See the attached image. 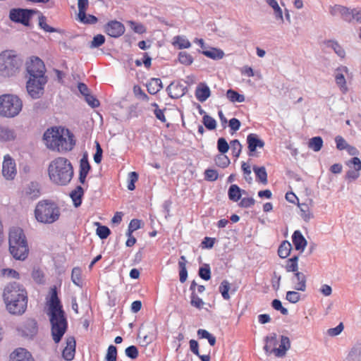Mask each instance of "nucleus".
Instances as JSON below:
<instances>
[{
	"mask_svg": "<svg viewBox=\"0 0 361 361\" xmlns=\"http://www.w3.org/2000/svg\"><path fill=\"white\" fill-rule=\"evenodd\" d=\"M9 251L17 260H25L28 255L29 249L23 231L20 228H13L9 232Z\"/></svg>",
	"mask_w": 361,
	"mask_h": 361,
	"instance_id": "39448f33",
	"label": "nucleus"
},
{
	"mask_svg": "<svg viewBox=\"0 0 361 361\" xmlns=\"http://www.w3.org/2000/svg\"><path fill=\"white\" fill-rule=\"evenodd\" d=\"M25 196L30 200H35L40 196L39 185L37 182H31L25 188L24 190Z\"/></svg>",
	"mask_w": 361,
	"mask_h": 361,
	"instance_id": "412c9836",
	"label": "nucleus"
},
{
	"mask_svg": "<svg viewBox=\"0 0 361 361\" xmlns=\"http://www.w3.org/2000/svg\"><path fill=\"white\" fill-rule=\"evenodd\" d=\"M195 96L197 99L201 102L206 101L210 96V90L209 87L204 85L201 87H197L195 91Z\"/></svg>",
	"mask_w": 361,
	"mask_h": 361,
	"instance_id": "c756f323",
	"label": "nucleus"
},
{
	"mask_svg": "<svg viewBox=\"0 0 361 361\" xmlns=\"http://www.w3.org/2000/svg\"><path fill=\"white\" fill-rule=\"evenodd\" d=\"M336 84L340 87L341 90L345 93L348 90L346 82L343 73H337L335 76Z\"/></svg>",
	"mask_w": 361,
	"mask_h": 361,
	"instance_id": "c03bdc74",
	"label": "nucleus"
},
{
	"mask_svg": "<svg viewBox=\"0 0 361 361\" xmlns=\"http://www.w3.org/2000/svg\"><path fill=\"white\" fill-rule=\"evenodd\" d=\"M229 290L230 283L226 280L223 281L219 286V291L221 292L224 299L228 300L230 298V295L228 294Z\"/></svg>",
	"mask_w": 361,
	"mask_h": 361,
	"instance_id": "de8ad7c7",
	"label": "nucleus"
},
{
	"mask_svg": "<svg viewBox=\"0 0 361 361\" xmlns=\"http://www.w3.org/2000/svg\"><path fill=\"white\" fill-rule=\"evenodd\" d=\"M226 97L232 102H243L245 101L244 95L240 94L231 89L227 91Z\"/></svg>",
	"mask_w": 361,
	"mask_h": 361,
	"instance_id": "4c0bfd02",
	"label": "nucleus"
},
{
	"mask_svg": "<svg viewBox=\"0 0 361 361\" xmlns=\"http://www.w3.org/2000/svg\"><path fill=\"white\" fill-rule=\"evenodd\" d=\"M35 13L37 11L32 9L12 8L9 13V18L14 23L28 26L32 15Z\"/></svg>",
	"mask_w": 361,
	"mask_h": 361,
	"instance_id": "9d476101",
	"label": "nucleus"
},
{
	"mask_svg": "<svg viewBox=\"0 0 361 361\" xmlns=\"http://www.w3.org/2000/svg\"><path fill=\"white\" fill-rule=\"evenodd\" d=\"M128 176L130 181L128 185V188L130 190H133L135 188V183L138 179V174L136 172L133 171L129 173Z\"/></svg>",
	"mask_w": 361,
	"mask_h": 361,
	"instance_id": "338daca9",
	"label": "nucleus"
},
{
	"mask_svg": "<svg viewBox=\"0 0 361 361\" xmlns=\"http://www.w3.org/2000/svg\"><path fill=\"white\" fill-rule=\"evenodd\" d=\"M27 295L25 289L18 283L13 282L8 283L4 289L3 298L4 302H11V300L20 298V307L23 309L25 305V295Z\"/></svg>",
	"mask_w": 361,
	"mask_h": 361,
	"instance_id": "1a4fd4ad",
	"label": "nucleus"
},
{
	"mask_svg": "<svg viewBox=\"0 0 361 361\" xmlns=\"http://www.w3.org/2000/svg\"><path fill=\"white\" fill-rule=\"evenodd\" d=\"M43 139L49 149L59 152L71 151L75 144L71 131L61 127L47 129L44 133Z\"/></svg>",
	"mask_w": 361,
	"mask_h": 361,
	"instance_id": "7ed1b4c3",
	"label": "nucleus"
},
{
	"mask_svg": "<svg viewBox=\"0 0 361 361\" xmlns=\"http://www.w3.org/2000/svg\"><path fill=\"white\" fill-rule=\"evenodd\" d=\"M23 109V102L16 95H0V117L12 118L17 116Z\"/></svg>",
	"mask_w": 361,
	"mask_h": 361,
	"instance_id": "6e6552de",
	"label": "nucleus"
},
{
	"mask_svg": "<svg viewBox=\"0 0 361 361\" xmlns=\"http://www.w3.org/2000/svg\"><path fill=\"white\" fill-rule=\"evenodd\" d=\"M105 32L112 37H118L124 33L125 27L121 23L113 20L106 25Z\"/></svg>",
	"mask_w": 361,
	"mask_h": 361,
	"instance_id": "2eb2a0df",
	"label": "nucleus"
},
{
	"mask_svg": "<svg viewBox=\"0 0 361 361\" xmlns=\"http://www.w3.org/2000/svg\"><path fill=\"white\" fill-rule=\"evenodd\" d=\"M17 173L16 163L10 155L4 156L2 164V174L7 180H13Z\"/></svg>",
	"mask_w": 361,
	"mask_h": 361,
	"instance_id": "4468645a",
	"label": "nucleus"
},
{
	"mask_svg": "<svg viewBox=\"0 0 361 361\" xmlns=\"http://www.w3.org/2000/svg\"><path fill=\"white\" fill-rule=\"evenodd\" d=\"M229 199L233 202H237L240 199L241 190L237 185H231L228 189Z\"/></svg>",
	"mask_w": 361,
	"mask_h": 361,
	"instance_id": "c9c22d12",
	"label": "nucleus"
},
{
	"mask_svg": "<svg viewBox=\"0 0 361 361\" xmlns=\"http://www.w3.org/2000/svg\"><path fill=\"white\" fill-rule=\"evenodd\" d=\"M324 44L327 47H331L332 49H334L335 53L341 58L345 57V52L344 49L336 41L327 40V41L324 42Z\"/></svg>",
	"mask_w": 361,
	"mask_h": 361,
	"instance_id": "473e14b6",
	"label": "nucleus"
},
{
	"mask_svg": "<svg viewBox=\"0 0 361 361\" xmlns=\"http://www.w3.org/2000/svg\"><path fill=\"white\" fill-rule=\"evenodd\" d=\"M22 59L13 51L6 50L0 54V75L10 78L19 73Z\"/></svg>",
	"mask_w": 361,
	"mask_h": 361,
	"instance_id": "0eeeda50",
	"label": "nucleus"
},
{
	"mask_svg": "<svg viewBox=\"0 0 361 361\" xmlns=\"http://www.w3.org/2000/svg\"><path fill=\"white\" fill-rule=\"evenodd\" d=\"M202 54L212 59H221L224 57V53L222 50L216 48H211L209 50L203 51Z\"/></svg>",
	"mask_w": 361,
	"mask_h": 361,
	"instance_id": "72a5a7b5",
	"label": "nucleus"
},
{
	"mask_svg": "<svg viewBox=\"0 0 361 361\" xmlns=\"http://www.w3.org/2000/svg\"><path fill=\"white\" fill-rule=\"evenodd\" d=\"M293 243L297 250L302 252L307 245V240L300 231H295L292 235Z\"/></svg>",
	"mask_w": 361,
	"mask_h": 361,
	"instance_id": "393cba45",
	"label": "nucleus"
},
{
	"mask_svg": "<svg viewBox=\"0 0 361 361\" xmlns=\"http://www.w3.org/2000/svg\"><path fill=\"white\" fill-rule=\"evenodd\" d=\"M48 306L47 315L49 317L52 338L58 343L67 330L68 322L56 289H52Z\"/></svg>",
	"mask_w": 361,
	"mask_h": 361,
	"instance_id": "f257e3e1",
	"label": "nucleus"
},
{
	"mask_svg": "<svg viewBox=\"0 0 361 361\" xmlns=\"http://www.w3.org/2000/svg\"><path fill=\"white\" fill-rule=\"evenodd\" d=\"M128 23L130 29H132L136 33L142 34L146 32V28L142 23L132 20L128 21Z\"/></svg>",
	"mask_w": 361,
	"mask_h": 361,
	"instance_id": "09e8293b",
	"label": "nucleus"
},
{
	"mask_svg": "<svg viewBox=\"0 0 361 361\" xmlns=\"http://www.w3.org/2000/svg\"><path fill=\"white\" fill-rule=\"evenodd\" d=\"M347 361H361V343L355 345L350 350Z\"/></svg>",
	"mask_w": 361,
	"mask_h": 361,
	"instance_id": "c85d7f7f",
	"label": "nucleus"
},
{
	"mask_svg": "<svg viewBox=\"0 0 361 361\" xmlns=\"http://www.w3.org/2000/svg\"><path fill=\"white\" fill-rule=\"evenodd\" d=\"M18 331L22 336L32 338L38 332L37 323L33 319H28L18 328Z\"/></svg>",
	"mask_w": 361,
	"mask_h": 361,
	"instance_id": "f8f14e48",
	"label": "nucleus"
},
{
	"mask_svg": "<svg viewBox=\"0 0 361 361\" xmlns=\"http://www.w3.org/2000/svg\"><path fill=\"white\" fill-rule=\"evenodd\" d=\"M87 103L92 108L98 107L99 106V102L91 94H87L85 97Z\"/></svg>",
	"mask_w": 361,
	"mask_h": 361,
	"instance_id": "774afa93",
	"label": "nucleus"
},
{
	"mask_svg": "<svg viewBox=\"0 0 361 361\" xmlns=\"http://www.w3.org/2000/svg\"><path fill=\"white\" fill-rule=\"evenodd\" d=\"M83 194L84 190L80 185L77 186L76 188L71 192L70 196L72 198L73 204L75 207H78L81 204Z\"/></svg>",
	"mask_w": 361,
	"mask_h": 361,
	"instance_id": "cd10ccee",
	"label": "nucleus"
},
{
	"mask_svg": "<svg viewBox=\"0 0 361 361\" xmlns=\"http://www.w3.org/2000/svg\"><path fill=\"white\" fill-rule=\"evenodd\" d=\"M157 330L154 323L147 324L142 331L138 333V338L142 345H147L152 343L157 338Z\"/></svg>",
	"mask_w": 361,
	"mask_h": 361,
	"instance_id": "9b49d317",
	"label": "nucleus"
},
{
	"mask_svg": "<svg viewBox=\"0 0 361 361\" xmlns=\"http://www.w3.org/2000/svg\"><path fill=\"white\" fill-rule=\"evenodd\" d=\"M10 361H35L32 355L25 348H18L10 355Z\"/></svg>",
	"mask_w": 361,
	"mask_h": 361,
	"instance_id": "6ab92c4d",
	"label": "nucleus"
},
{
	"mask_svg": "<svg viewBox=\"0 0 361 361\" xmlns=\"http://www.w3.org/2000/svg\"><path fill=\"white\" fill-rule=\"evenodd\" d=\"M323 146V140L321 137H314L308 142V147L314 152H319Z\"/></svg>",
	"mask_w": 361,
	"mask_h": 361,
	"instance_id": "e433bc0d",
	"label": "nucleus"
},
{
	"mask_svg": "<svg viewBox=\"0 0 361 361\" xmlns=\"http://www.w3.org/2000/svg\"><path fill=\"white\" fill-rule=\"evenodd\" d=\"M217 149L221 154H225L228 151L229 145L224 137L219 138L217 141Z\"/></svg>",
	"mask_w": 361,
	"mask_h": 361,
	"instance_id": "5fc2aeb1",
	"label": "nucleus"
},
{
	"mask_svg": "<svg viewBox=\"0 0 361 361\" xmlns=\"http://www.w3.org/2000/svg\"><path fill=\"white\" fill-rule=\"evenodd\" d=\"M173 44L177 46L178 49H188L191 46L190 42L185 36H176L173 39Z\"/></svg>",
	"mask_w": 361,
	"mask_h": 361,
	"instance_id": "7c9ffc66",
	"label": "nucleus"
},
{
	"mask_svg": "<svg viewBox=\"0 0 361 361\" xmlns=\"http://www.w3.org/2000/svg\"><path fill=\"white\" fill-rule=\"evenodd\" d=\"M27 71L29 74L26 85L27 93L32 99H38L43 95L44 87L47 82L44 62L38 57L31 59L27 63Z\"/></svg>",
	"mask_w": 361,
	"mask_h": 361,
	"instance_id": "f03ea898",
	"label": "nucleus"
},
{
	"mask_svg": "<svg viewBox=\"0 0 361 361\" xmlns=\"http://www.w3.org/2000/svg\"><path fill=\"white\" fill-rule=\"evenodd\" d=\"M20 298H16L11 300V302H5L6 309L8 311L13 314H23L27 308V296L25 295V298L23 299L25 302V305H23V309L19 307L20 306Z\"/></svg>",
	"mask_w": 361,
	"mask_h": 361,
	"instance_id": "f3484780",
	"label": "nucleus"
},
{
	"mask_svg": "<svg viewBox=\"0 0 361 361\" xmlns=\"http://www.w3.org/2000/svg\"><path fill=\"white\" fill-rule=\"evenodd\" d=\"M47 18L43 16L40 15L39 16V26L40 28L43 29L45 32H58V30L56 28H54L49 25L47 24Z\"/></svg>",
	"mask_w": 361,
	"mask_h": 361,
	"instance_id": "a19ab883",
	"label": "nucleus"
},
{
	"mask_svg": "<svg viewBox=\"0 0 361 361\" xmlns=\"http://www.w3.org/2000/svg\"><path fill=\"white\" fill-rule=\"evenodd\" d=\"M286 298L291 303H296L300 300V295L297 291H288Z\"/></svg>",
	"mask_w": 361,
	"mask_h": 361,
	"instance_id": "13d9d810",
	"label": "nucleus"
},
{
	"mask_svg": "<svg viewBox=\"0 0 361 361\" xmlns=\"http://www.w3.org/2000/svg\"><path fill=\"white\" fill-rule=\"evenodd\" d=\"M73 168L71 161L65 157L52 160L48 167L51 181L58 185H66L73 176Z\"/></svg>",
	"mask_w": 361,
	"mask_h": 361,
	"instance_id": "20e7f679",
	"label": "nucleus"
},
{
	"mask_svg": "<svg viewBox=\"0 0 361 361\" xmlns=\"http://www.w3.org/2000/svg\"><path fill=\"white\" fill-rule=\"evenodd\" d=\"M162 82L159 78H152L147 84V91L151 94H155L162 89Z\"/></svg>",
	"mask_w": 361,
	"mask_h": 361,
	"instance_id": "bb28decb",
	"label": "nucleus"
},
{
	"mask_svg": "<svg viewBox=\"0 0 361 361\" xmlns=\"http://www.w3.org/2000/svg\"><path fill=\"white\" fill-rule=\"evenodd\" d=\"M141 221L138 219H134L130 221L129 226H128V230L127 232V235H130L133 233V231L137 230L140 228Z\"/></svg>",
	"mask_w": 361,
	"mask_h": 361,
	"instance_id": "052dcab7",
	"label": "nucleus"
},
{
	"mask_svg": "<svg viewBox=\"0 0 361 361\" xmlns=\"http://www.w3.org/2000/svg\"><path fill=\"white\" fill-rule=\"evenodd\" d=\"M298 257L297 256H294L287 261L286 269L288 271H298Z\"/></svg>",
	"mask_w": 361,
	"mask_h": 361,
	"instance_id": "49530a36",
	"label": "nucleus"
},
{
	"mask_svg": "<svg viewBox=\"0 0 361 361\" xmlns=\"http://www.w3.org/2000/svg\"><path fill=\"white\" fill-rule=\"evenodd\" d=\"M230 144L233 156L238 157L242 150L241 144L238 140H232Z\"/></svg>",
	"mask_w": 361,
	"mask_h": 361,
	"instance_id": "6e6d98bb",
	"label": "nucleus"
},
{
	"mask_svg": "<svg viewBox=\"0 0 361 361\" xmlns=\"http://www.w3.org/2000/svg\"><path fill=\"white\" fill-rule=\"evenodd\" d=\"M105 42V37L102 35H97L91 42V48H97L102 45Z\"/></svg>",
	"mask_w": 361,
	"mask_h": 361,
	"instance_id": "bf43d9fd",
	"label": "nucleus"
},
{
	"mask_svg": "<svg viewBox=\"0 0 361 361\" xmlns=\"http://www.w3.org/2000/svg\"><path fill=\"white\" fill-rule=\"evenodd\" d=\"M202 122L205 127L209 130H214L216 127V122L212 116L204 115L202 118Z\"/></svg>",
	"mask_w": 361,
	"mask_h": 361,
	"instance_id": "3c124183",
	"label": "nucleus"
},
{
	"mask_svg": "<svg viewBox=\"0 0 361 361\" xmlns=\"http://www.w3.org/2000/svg\"><path fill=\"white\" fill-rule=\"evenodd\" d=\"M88 0H78V17H85V11L88 7Z\"/></svg>",
	"mask_w": 361,
	"mask_h": 361,
	"instance_id": "603ef678",
	"label": "nucleus"
},
{
	"mask_svg": "<svg viewBox=\"0 0 361 361\" xmlns=\"http://www.w3.org/2000/svg\"><path fill=\"white\" fill-rule=\"evenodd\" d=\"M125 353L127 357L131 359H135L138 356V350L136 346L130 345L126 349Z\"/></svg>",
	"mask_w": 361,
	"mask_h": 361,
	"instance_id": "0e129e2a",
	"label": "nucleus"
},
{
	"mask_svg": "<svg viewBox=\"0 0 361 361\" xmlns=\"http://www.w3.org/2000/svg\"><path fill=\"white\" fill-rule=\"evenodd\" d=\"M215 163L218 166L226 168L229 165L230 159L226 155L221 153V154L216 157Z\"/></svg>",
	"mask_w": 361,
	"mask_h": 361,
	"instance_id": "79ce46f5",
	"label": "nucleus"
},
{
	"mask_svg": "<svg viewBox=\"0 0 361 361\" xmlns=\"http://www.w3.org/2000/svg\"><path fill=\"white\" fill-rule=\"evenodd\" d=\"M199 276L204 280L208 281L211 278V271L208 264H204L199 269Z\"/></svg>",
	"mask_w": 361,
	"mask_h": 361,
	"instance_id": "4d7b16f0",
	"label": "nucleus"
},
{
	"mask_svg": "<svg viewBox=\"0 0 361 361\" xmlns=\"http://www.w3.org/2000/svg\"><path fill=\"white\" fill-rule=\"evenodd\" d=\"M81 273L82 271L79 267H74L71 273L72 281L78 286H82Z\"/></svg>",
	"mask_w": 361,
	"mask_h": 361,
	"instance_id": "ea45409f",
	"label": "nucleus"
},
{
	"mask_svg": "<svg viewBox=\"0 0 361 361\" xmlns=\"http://www.w3.org/2000/svg\"><path fill=\"white\" fill-rule=\"evenodd\" d=\"M291 343L289 338L286 336H281L279 346H276L272 349V353L278 357H283L286 355V352L290 348Z\"/></svg>",
	"mask_w": 361,
	"mask_h": 361,
	"instance_id": "dca6fc26",
	"label": "nucleus"
},
{
	"mask_svg": "<svg viewBox=\"0 0 361 361\" xmlns=\"http://www.w3.org/2000/svg\"><path fill=\"white\" fill-rule=\"evenodd\" d=\"M91 167L88 161L87 155L84 154L80 161V173L87 175Z\"/></svg>",
	"mask_w": 361,
	"mask_h": 361,
	"instance_id": "58836bf2",
	"label": "nucleus"
},
{
	"mask_svg": "<svg viewBox=\"0 0 361 361\" xmlns=\"http://www.w3.org/2000/svg\"><path fill=\"white\" fill-rule=\"evenodd\" d=\"M330 13L335 16H341L342 19L346 22L350 23L354 20V8L350 9L341 5H334L330 7Z\"/></svg>",
	"mask_w": 361,
	"mask_h": 361,
	"instance_id": "ddd939ff",
	"label": "nucleus"
},
{
	"mask_svg": "<svg viewBox=\"0 0 361 361\" xmlns=\"http://www.w3.org/2000/svg\"><path fill=\"white\" fill-rule=\"evenodd\" d=\"M247 142L250 151L249 156H253V153L257 147H262L264 146V142L259 140L255 134H250L247 137Z\"/></svg>",
	"mask_w": 361,
	"mask_h": 361,
	"instance_id": "b1692460",
	"label": "nucleus"
},
{
	"mask_svg": "<svg viewBox=\"0 0 361 361\" xmlns=\"http://www.w3.org/2000/svg\"><path fill=\"white\" fill-rule=\"evenodd\" d=\"M186 87L180 83L171 82L166 88L170 97L178 99L183 97L186 92Z\"/></svg>",
	"mask_w": 361,
	"mask_h": 361,
	"instance_id": "a211bd4d",
	"label": "nucleus"
},
{
	"mask_svg": "<svg viewBox=\"0 0 361 361\" xmlns=\"http://www.w3.org/2000/svg\"><path fill=\"white\" fill-rule=\"evenodd\" d=\"M75 352V340L71 336L66 339V346L63 350L62 355L66 360H72L74 357Z\"/></svg>",
	"mask_w": 361,
	"mask_h": 361,
	"instance_id": "aec40b11",
	"label": "nucleus"
},
{
	"mask_svg": "<svg viewBox=\"0 0 361 361\" xmlns=\"http://www.w3.org/2000/svg\"><path fill=\"white\" fill-rule=\"evenodd\" d=\"M16 137L15 130L7 126H0V140L8 142L15 140Z\"/></svg>",
	"mask_w": 361,
	"mask_h": 361,
	"instance_id": "a878e982",
	"label": "nucleus"
},
{
	"mask_svg": "<svg viewBox=\"0 0 361 361\" xmlns=\"http://www.w3.org/2000/svg\"><path fill=\"white\" fill-rule=\"evenodd\" d=\"M190 304L192 306L197 309H202L204 305V302L197 296L195 292H192Z\"/></svg>",
	"mask_w": 361,
	"mask_h": 361,
	"instance_id": "864d4df0",
	"label": "nucleus"
},
{
	"mask_svg": "<svg viewBox=\"0 0 361 361\" xmlns=\"http://www.w3.org/2000/svg\"><path fill=\"white\" fill-rule=\"evenodd\" d=\"M178 61L183 65L189 66L192 63L193 58L186 51H180L178 54Z\"/></svg>",
	"mask_w": 361,
	"mask_h": 361,
	"instance_id": "37998d69",
	"label": "nucleus"
},
{
	"mask_svg": "<svg viewBox=\"0 0 361 361\" xmlns=\"http://www.w3.org/2000/svg\"><path fill=\"white\" fill-rule=\"evenodd\" d=\"M152 106H154V113L155 114V116L157 119L160 120L161 122L165 123L166 121V119L165 118V116L164 114V111L159 109L158 104L156 103H153L152 104Z\"/></svg>",
	"mask_w": 361,
	"mask_h": 361,
	"instance_id": "69168bd1",
	"label": "nucleus"
},
{
	"mask_svg": "<svg viewBox=\"0 0 361 361\" xmlns=\"http://www.w3.org/2000/svg\"><path fill=\"white\" fill-rule=\"evenodd\" d=\"M312 206V200H310L308 203L304 202L298 204V207L300 211V216L302 219L308 222L310 219L314 217L311 207Z\"/></svg>",
	"mask_w": 361,
	"mask_h": 361,
	"instance_id": "5701e85b",
	"label": "nucleus"
},
{
	"mask_svg": "<svg viewBox=\"0 0 361 361\" xmlns=\"http://www.w3.org/2000/svg\"><path fill=\"white\" fill-rule=\"evenodd\" d=\"M117 349L116 347L111 345L109 346L107 353L105 357L106 361H116Z\"/></svg>",
	"mask_w": 361,
	"mask_h": 361,
	"instance_id": "8fccbe9b",
	"label": "nucleus"
},
{
	"mask_svg": "<svg viewBox=\"0 0 361 361\" xmlns=\"http://www.w3.org/2000/svg\"><path fill=\"white\" fill-rule=\"evenodd\" d=\"M272 307L276 310L279 311L283 315H287L288 313V310L283 307L282 303L279 300L275 299L272 300Z\"/></svg>",
	"mask_w": 361,
	"mask_h": 361,
	"instance_id": "680f3d73",
	"label": "nucleus"
},
{
	"mask_svg": "<svg viewBox=\"0 0 361 361\" xmlns=\"http://www.w3.org/2000/svg\"><path fill=\"white\" fill-rule=\"evenodd\" d=\"M292 281L295 290L298 291H305L306 290V276L303 273L295 272Z\"/></svg>",
	"mask_w": 361,
	"mask_h": 361,
	"instance_id": "4be33fe9",
	"label": "nucleus"
},
{
	"mask_svg": "<svg viewBox=\"0 0 361 361\" xmlns=\"http://www.w3.org/2000/svg\"><path fill=\"white\" fill-rule=\"evenodd\" d=\"M61 215L60 208L54 202L39 201L35 209L36 220L42 224H51L59 220Z\"/></svg>",
	"mask_w": 361,
	"mask_h": 361,
	"instance_id": "423d86ee",
	"label": "nucleus"
},
{
	"mask_svg": "<svg viewBox=\"0 0 361 361\" xmlns=\"http://www.w3.org/2000/svg\"><path fill=\"white\" fill-rule=\"evenodd\" d=\"M253 171L256 175L257 180L263 184L267 183V173L264 166L253 167Z\"/></svg>",
	"mask_w": 361,
	"mask_h": 361,
	"instance_id": "2f4dec72",
	"label": "nucleus"
},
{
	"mask_svg": "<svg viewBox=\"0 0 361 361\" xmlns=\"http://www.w3.org/2000/svg\"><path fill=\"white\" fill-rule=\"evenodd\" d=\"M98 226L96 231L97 234L101 239H106L111 233L110 229L106 226H102L99 223L96 224Z\"/></svg>",
	"mask_w": 361,
	"mask_h": 361,
	"instance_id": "a18cd8bd",
	"label": "nucleus"
},
{
	"mask_svg": "<svg viewBox=\"0 0 361 361\" xmlns=\"http://www.w3.org/2000/svg\"><path fill=\"white\" fill-rule=\"evenodd\" d=\"M291 244L288 241H283L278 249V254L281 258H286L290 252Z\"/></svg>",
	"mask_w": 361,
	"mask_h": 361,
	"instance_id": "f704fd0d",
	"label": "nucleus"
},
{
	"mask_svg": "<svg viewBox=\"0 0 361 361\" xmlns=\"http://www.w3.org/2000/svg\"><path fill=\"white\" fill-rule=\"evenodd\" d=\"M242 170L244 173V178L247 182L250 183L252 182V177H251V169L250 166L246 164L245 162H243L242 164Z\"/></svg>",
	"mask_w": 361,
	"mask_h": 361,
	"instance_id": "e2e57ef3",
	"label": "nucleus"
}]
</instances>
